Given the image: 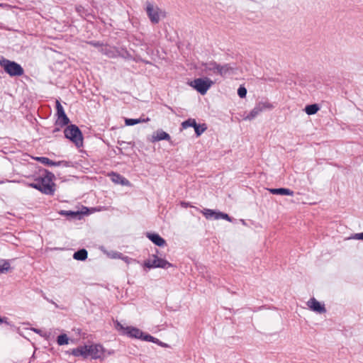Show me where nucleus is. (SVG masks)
Masks as SVG:
<instances>
[{
	"label": "nucleus",
	"mask_w": 363,
	"mask_h": 363,
	"mask_svg": "<svg viewBox=\"0 0 363 363\" xmlns=\"http://www.w3.org/2000/svg\"><path fill=\"white\" fill-rule=\"evenodd\" d=\"M145 6L146 13L152 23L157 24L160 22L161 18H165V11L160 9L155 4L147 1Z\"/></svg>",
	"instance_id": "obj_1"
},
{
	"label": "nucleus",
	"mask_w": 363,
	"mask_h": 363,
	"mask_svg": "<svg viewBox=\"0 0 363 363\" xmlns=\"http://www.w3.org/2000/svg\"><path fill=\"white\" fill-rule=\"evenodd\" d=\"M66 138L73 142L77 147H79L83 144L82 133L76 125H68L64 131Z\"/></svg>",
	"instance_id": "obj_2"
},
{
	"label": "nucleus",
	"mask_w": 363,
	"mask_h": 363,
	"mask_svg": "<svg viewBox=\"0 0 363 363\" xmlns=\"http://www.w3.org/2000/svg\"><path fill=\"white\" fill-rule=\"evenodd\" d=\"M0 65L11 77L21 76L24 72L23 69L19 64L5 58L0 60Z\"/></svg>",
	"instance_id": "obj_3"
},
{
	"label": "nucleus",
	"mask_w": 363,
	"mask_h": 363,
	"mask_svg": "<svg viewBox=\"0 0 363 363\" xmlns=\"http://www.w3.org/2000/svg\"><path fill=\"white\" fill-rule=\"evenodd\" d=\"M213 84V82L212 80L205 77L194 79L191 82V86L201 94H205Z\"/></svg>",
	"instance_id": "obj_4"
},
{
	"label": "nucleus",
	"mask_w": 363,
	"mask_h": 363,
	"mask_svg": "<svg viewBox=\"0 0 363 363\" xmlns=\"http://www.w3.org/2000/svg\"><path fill=\"white\" fill-rule=\"evenodd\" d=\"M152 259H147L145 261L144 266L149 268H162L167 269L172 267V264L166 259L158 257L157 255L152 256Z\"/></svg>",
	"instance_id": "obj_5"
},
{
	"label": "nucleus",
	"mask_w": 363,
	"mask_h": 363,
	"mask_svg": "<svg viewBox=\"0 0 363 363\" xmlns=\"http://www.w3.org/2000/svg\"><path fill=\"white\" fill-rule=\"evenodd\" d=\"M273 105L269 102H259L256 104L254 108L250 112V113L245 118V120L251 121L257 117L260 113L267 110L272 109L273 108Z\"/></svg>",
	"instance_id": "obj_6"
},
{
	"label": "nucleus",
	"mask_w": 363,
	"mask_h": 363,
	"mask_svg": "<svg viewBox=\"0 0 363 363\" xmlns=\"http://www.w3.org/2000/svg\"><path fill=\"white\" fill-rule=\"evenodd\" d=\"M40 191L46 195H53L55 191V184L48 182L45 179L40 178Z\"/></svg>",
	"instance_id": "obj_7"
},
{
	"label": "nucleus",
	"mask_w": 363,
	"mask_h": 363,
	"mask_svg": "<svg viewBox=\"0 0 363 363\" xmlns=\"http://www.w3.org/2000/svg\"><path fill=\"white\" fill-rule=\"evenodd\" d=\"M87 357L91 355L93 359H100L101 354L104 352L102 345H92L87 346Z\"/></svg>",
	"instance_id": "obj_8"
},
{
	"label": "nucleus",
	"mask_w": 363,
	"mask_h": 363,
	"mask_svg": "<svg viewBox=\"0 0 363 363\" xmlns=\"http://www.w3.org/2000/svg\"><path fill=\"white\" fill-rule=\"evenodd\" d=\"M307 306L311 311L318 313L320 314L326 312L325 306L323 304H321L315 298H312L309 301H308Z\"/></svg>",
	"instance_id": "obj_9"
},
{
	"label": "nucleus",
	"mask_w": 363,
	"mask_h": 363,
	"mask_svg": "<svg viewBox=\"0 0 363 363\" xmlns=\"http://www.w3.org/2000/svg\"><path fill=\"white\" fill-rule=\"evenodd\" d=\"M237 68L230 64H225L223 65H219L218 74L221 77H227L235 74Z\"/></svg>",
	"instance_id": "obj_10"
},
{
	"label": "nucleus",
	"mask_w": 363,
	"mask_h": 363,
	"mask_svg": "<svg viewBox=\"0 0 363 363\" xmlns=\"http://www.w3.org/2000/svg\"><path fill=\"white\" fill-rule=\"evenodd\" d=\"M147 238H149L155 245L162 247L164 246L166 243V241L164 238H162L159 234L153 233H147Z\"/></svg>",
	"instance_id": "obj_11"
},
{
	"label": "nucleus",
	"mask_w": 363,
	"mask_h": 363,
	"mask_svg": "<svg viewBox=\"0 0 363 363\" xmlns=\"http://www.w3.org/2000/svg\"><path fill=\"white\" fill-rule=\"evenodd\" d=\"M203 68V71L206 73L208 74V72H211L213 74H218V70H219V64H217L216 62H206L202 65Z\"/></svg>",
	"instance_id": "obj_12"
},
{
	"label": "nucleus",
	"mask_w": 363,
	"mask_h": 363,
	"mask_svg": "<svg viewBox=\"0 0 363 363\" xmlns=\"http://www.w3.org/2000/svg\"><path fill=\"white\" fill-rule=\"evenodd\" d=\"M35 160L45 165L60 166L61 164H64L65 166H67V162L65 161L53 162L50 160L49 158L45 157H36Z\"/></svg>",
	"instance_id": "obj_13"
},
{
	"label": "nucleus",
	"mask_w": 363,
	"mask_h": 363,
	"mask_svg": "<svg viewBox=\"0 0 363 363\" xmlns=\"http://www.w3.org/2000/svg\"><path fill=\"white\" fill-rule=\"evenodd\" d=\"M169 140L170 135L162 130H158L152 135V142L160 140Z\"/></svg>",
	"instance_id": "obj_14"
},
{
	"label": "nucleus",
	"mask_w": 363,
	"mask_h": 363,
	"mask_svg": "<svg viewBox=\"0 0 363 363\" xmlns=\"http://www.w3.org/2000/svg\"><path fill=\"white\" fill-rule=\"evenodd\" d=\"M87 345H84L72 350L69 353L74 357H83L86 358L87 357Z\"/></svg>",
	"instance_id": "obj_15"
},
{
	"label": "nucleus",
	"mask_w": 363,
	"mask_h": 363,
	"mask_svg": "<svg viewBox=\"0 0 363 363\" xmlns=\"http://www.w3.org/2000/svg\"><path fill=\"white\" fill-rule=\"evenodd\" d=\"M125 333L131 337L140 339L143 331L135 327H126Z\"/></svg>",
	"instance_id": "obj_16"
},
{
	"label": "nucleus",
	"mask_w": 363,
	"mask_h": 363,
	"mask_svg": "<svg viewBox=\"0 0 363 363\" xmlns=\"http://www.w3.org/2000/svg\"><path fill=\"white\" fill-rule=\"evenodd\" d=\"M269 191L272 194L288 195V196L294 195L293 191H291L289 189H286V188L269 189Z\"/></svg>",
	"instance_id": "obj_17"
},
{
	"label": "nucleus",
	"mask_w": 363,
	"mask_h": 363,
	"mask_svg": "<svg viewBox=\"0 0 363 363\" xmlns=\"http://www.w3.org/2000/svg\"><path fill=\"white\" fill-rule=\"evenodd\" d=\"M57 120L56 121L57 125H60V126H64V125H67L69 123V119L65 114V111L57 113Z\"/></svg>",
	"instance_id": "obj_18"
},
{
	"label": "nucleus",
	"mask_w": 363,
	"mask_h": 363,
	"mask_svg": "<svg viewBox=\"0 0 363 363\" xmlns=\"http://www.w3.org/2000/svg\"><path fill=\"white\" fill-rule=\"evenodd\" d=\"M88 256V252L85 249H81L75 252L73 258L76 260L84 261Z\"/></svg>",
	"instance_id": "obj_19"
},
{
	"label": "nucleus",
	"mask_w": 363,
	"mask_h": 363,
	"mask_svg": "<svg viewBox=\"0 0 363 363\" xmlns=\"http://www.w3.org/2000/svg\"><path fill=\"white\" fill-rule=\"evenodd\" d=\"M112 181L116 184H120L122 185H128L129 184V181L128 179L116 173H113L112 175Z\"/></svg>",
	"instance_id": "obj_20"
},
{
	"label": "nucleus",
	"mask_w": 363,
	"mask_h": 363,
	"mask_svg": "<svg viewBox=\"0 0 363 363\" xmlns=\"http://www.w3.org/2000/svg\"><path fill=\"white\" fill-rule=\"evenodd\" d=\"M150 119L147 118L146 119H142V118H125V124L126 125L130 126L134 125L136 124H138L140 123H144L149 121Z\"/></svg>",
	"instance_id": "obj_21"
},
{
	"label": "nucleus",
	"mask_w": 363,
	"mask_h": 363,
	"mask_svg": "<svg viewBox=\"0 0 363 363\" xmlns=\"http://www.w3.org/2000/svg\"><path fill=\"white\" fill-rule=\"evenodd\" d=\"M304 110L308 115H313L318 111L319 106L316 104H310L307 105Z\"/></svg>",
	"instance_id": "obj_22"
},
{
	"label": "nucleus",
	"mask_w": 363,
	"mask_h": 363,
	"mask_svg": "<svg viewBox=\"0 0 363 363\" xmlns=\"http://www.w3.org/2000/svg\"><path fill=\"white\" fill-rule=\"evenodd\" d=\"M202 213L207 219L213 218L215 220L216 217L218 216L217 214H218V212H216L211 209H204Z\"/></svg>",
	"instance_id": "obj_23"
},
{
	"label": "nucleus",
	"mask_w": 363,
	"mask_h": 363,
	"mask_svg": "<svg viewBox=\"0 0 363 363\" xmlns=\"http://www.w3.org/2000/svg\"><path fill=\"white\" fill-rule=\"evenodd\" d=\"M196 120L194 119V118H189L188 120L186 121H184V122L182 123V127L184 128V129H186L189 127H193L194 128V127L196 125Z\"/></svg>",
	"instance_id": "obj_24"
},
{
	"label": "nucleus",
	"mask_w": 363,
	"mask_h": 363,
	"mask_svg": "<svg viewBox=\"0 0 363 363\" xmlns=\"http://www.w3.org/2000/svg\"><path fill=\"white\" fill-rule=\"evenodd\" d=\"M207 126L206 124H196L194 127V130L197 137L200 136L206 130Z\"/></svg>",
	"instance_id": "obj_25"
},
{
	"label": "nucleus",
	"mask_w": 363,
	"mask_h": 363,
	"mask_svg": "<svg viewBox=\"0 0 363 363\" xmlns=\"http://www.w3.org/2000/svg\"><path fill=\"white\" fill-rule=\"evenodd\" d=\"M61 215L70 216L72 218H79L81 214L79 211H61L60 212Z\"/></svg>",
	"instance_id": "obj_26"
},
{
	"label": "nucleus",
	"mask_w": 363,
	"mask_h": 363,
	"mask_svg": "<svg viewBox=\"0 0 363 363\" xmlns=\"http://www.w3.org/2000/svg\"><path fill=\"white\" fill-rule=\"evenodd\" d=\"M57 342L59 345H67L69 342V338L66 334H62L57 337Z\"/></svg>",
	"instance_id": "obj_27"
},
{
	"label": "nucleus",
	"mask_w": 363,
	"mask_h": 363,
	"mask_svg": "<svg viewBox=\"0 0 363 363\" xmlns=\"http://www.w3.org/2000/svg\"><path fill=\"white\" fill-rule=\"evenodd\" d=\"M10 268V264L9 262L5 260H1L0 262V274L4 273L9 271Z\"/></svg>",
	"instance_id": "obj_28"
},
{
	"label": "nucleus",
	"mask_w": 363,
	"mask_h": 363,
	"mask_svg": "<svg viewBox=\"0 0 363 363\" xmlns=\"http://www.w3.org/2000/svg\"><path fill=\"white\" fill-rule=\"evenodd\" d=\"M40 178L46 179V181L48 182H52V180L55 178V175L52 172L48 170H45V174Z\"/></svg>",
	"instance_id": "obj_29"
},
{
	"label": "nucleus",
	"mask_w": 363,
	"mask_h": 363,
	"mask_svg": "<svg viewBox=\"0 0 363 363\" xmlns=\"http://www.w3.org/2000/svg\"><path fill=\"white\" fill-rule=\"evenodd\" d=\"M140 339L147 342H152L155 343V341L156 340L157 338L149 334H145L143 332V335L141 336Z\"/></svg>",
	"instance_id": "obj_30"
},
{
	"label": "nucleus",
	"mask_w": 363,
	"mask_h": 363,
	"mask_svg": "<svg viewBox=\"0 0 363 363\" xmlns=\"http://www.w3.org/2000/svg\"><path fill=\"white\" fill-rule=\"evenodd\" d=\"M218 216L216 217V220H218L220 218L225 219L228 221L231 222L232 218H230L227 213H224L222 212H218V214H217Z\"/></svg>",
	"instance_id": "obj_31"
},
{
	"label": "nucleus",
	"mask_w": 363,
	"mask_h": 363,
	"mask_svg": "<svg viewBox=\"0 0 363 363\" xmlns=\"http://www.w3.org/2000/svg\"><path fill=\"white\" fill-rule=\"evenodd\" d=\"M238 94L240 98H244L247 94V89L244 86H240L238 89Z\"/></svg>",
	"instance_id": "obj_32"
},
{
	"label": "nucleus",
	"mask_w": 363,
	"mask_h": 363,
	"mask_svg": "<svg viewBox=\"0 0 363 363\" xmlns=\"http://www.w3.org/2000/svg\"><path fill=\"white\" fill-rule=\"evenodd\" d=\"M31 330L35 332L37 334H39L41 337L47 338L48 337V334L45 332H43V330L38 329V328H31Z\"/></svg>",
	"instance_id": "obj_33"
},
{
	"label": "nucleus",
	"mask_w": 363,
	"mask_h": 363,
	"mask_svg": "<svg viewBox=\"0 0 363 363\" xmlns=\"http://www.w3.org/2000/svg\"><path fill=\"white\" fill-rule=\"evenodd\" d=\"M29 186L40 191V179L37 180L36 182L30 184Z\"/></svg>",
	"instance_id": "obj_34"
},
{
	"label": "nucleus",
	"mask_w": 363,
	"mask_h": 363,
	"mask_svg": "<svg viewBox=\"0 0 363 363\" xmlns=\"http://www.w3.org/2000/svg\"><path fill=\"white\" fill-rule=\"evenodd\" d=\"M121 255H122V253L118 252H112L109 254V256L113 259H120Z\"/></svg>",
	"instance_id": "obj_35"
},
{
	"label": "nucleus",
	"mask_w": 363,
	"mask_h": 363,
	"mask_svg": "<svg viewBox=\"0 0 363 363\" xmlns=\"http://www.w3.org/2000/svg\"><path fill=\"white\" fill-rule=\"evenodd\" d=\"M115 328L118 330H123L125 331V328L120 322L116 321L115 322Z\"/></svg>",
	"instance_id": "obj_36"
},
{
	"label": "nucleus",
	"mask_w": 363,
	"mask_h": 363,
	"mask_svg": "<svg viewBox=\"0 0 363 363\" xmlns=\"http://www.w3.org/2000/svg\"><path fill=\"white\" fill-rule=\"evenodd\" d=\"M57 113L64 111V108L59 101H56Z\"/></svg>",
	"instance_id": "obj_37"
},
{
	"label": "nucleus",
	"mask_w": 363,
	"mask_h": 363,
	"mask_svg": "<svg viewBox=\"0 0 363 363\" xmlns=\"http://www.w3.org/2000/svg\"><path fill=\"white\" fill-rule=\"evenodd\" d=\"M155 343L162 347H168L169 345L164 342H161L160 340H158L157 338L156 339V340L155 341Z\"/></svg>",
	"instance_id": "obj_38"
},
{
	"label": "nucleus",
	"mask_w": 363,
	"mask_h": 363,
	"mask_svg": "<svg viewBox=\"0 0 363 363\" xmlns=\"http://www.w3.org/2000/svg\"><path fill=\"white\" fill-rule=\"evenodd\" d=\"M354 239L363 240V232L360 233H356L353 235Z\"/></svg>",
	"instance_id": "obj_39"
},
{
	"label": "nucleus",
	"mask_w": 363,
	"mask_h": 363,
	"mask_svg": "<svg viewBox=\"0 0 363 363\" xmlns=\"http://www.w3.org/2000/svg\"><path fill=\"white\" fill-rule=\"evenodd\" d=\"M120 259L123 260L127 264H129L132 261L131 258L128 257V256H123V255H121Z\"/></svg>",
	"instance_id": "obj_40"
},
{
	"label": "nucleus",
	"mask_w": 363,
	"mask_h": 363,
	"mask_svg": "<svg viewBox=\"0 0 363 363\" xmlns=\"http://www.w3.org/2000/svg\"><path fill=\"white\" fill-rule=\"evenodd\" d=\"M118 144L121 146H123L124 145L130 144V143H126L125 141H118Z\"/></svg>",
	"instance_id": "obj_41"
},
{
	"label": "nucleus",
	"mask_w": 363,
	"mask_h": 363,
	"mask_svg": "<svg viewBox=\"0 0 363 363\" xmlns=\"http://www.w3.org/2000/svg\"><path fill=\"white\" fill-rule=\"evenodd\" d=\"M82 10H84V8L82 6H79L77 7V11L78 13H80V15H82Z\"/></svg>",
	"instance_id": "obj_42"
},
{
	"label": "nucleus",
	"mask_w": 363,
	"mask_h": 363,
	"mask_svg": "<svg viewBox=\"0 0 363 363\" xmlns=\"http://www.w3.org/2000/svg\"><path fill=\"white\" fill-rule=\"evenodd\" d=\"M4 322V320L1 318V317L0 316V324Z\"/></svg>",
	"instance_id": "obj_43"
},
{
	"label": "nucleus",
	"mask_w": 363,
	"mask_h": 363,
	"mask_svg": "<svg viewBox=\"0 0 363 363\" xmlns=\"http://www.w3.org/2000/svg\"><path fill=\"white\" fill-rule=\"evenodd\" d=\"M113 351H112V352H111V351H110V352H108V354H113Z\"/></svg>",
	"instance_id": "obj_44"
},
{
	"label": "nucleus",
	"mask_w": 363,
	"mask_h": 363,
	"mask_svg": "<svg viewBox=\"0 0 363 363\" xmlns=\"http://www.w3.org/2000/svg\"><path fill=\"white\" fill-rule=\"evenodd\" d=\"M1 183V182H0V184Z\"/></svg>",
	"instance_id": "obj_45"
}]
</instances>
